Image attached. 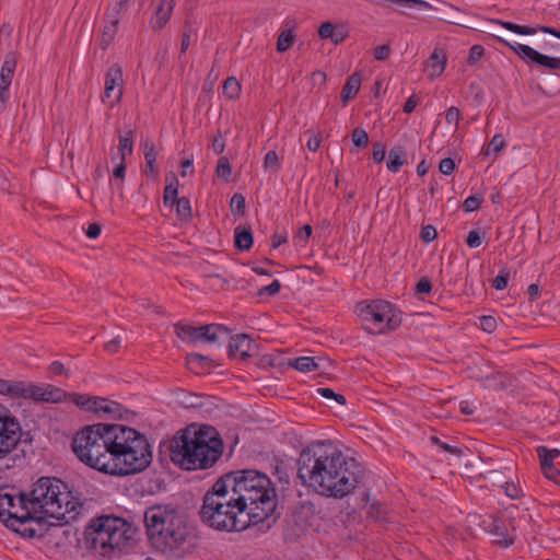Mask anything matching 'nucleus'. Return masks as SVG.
<instances>
[{
    "label": "nucleus",
    "mask_w": 560,
    "mask_h": 560,
    "mask_svg": "<svg viewBox=\"0 0 560 560\" xmlns=\"http://www.w3.org/2000/svg\"><path fill=\"white\" fill-rule=\"evenodd\" d=\"M505 147L504 138L501 135H494L488 145V148L483 151V154L489 155L490 150L494 152V154H499L501 150Z\"/></svg>",
    "instance_id": "nucleus-37"
},
{
    "label": "nucleus",
    "mask_w": 560,
    "mask_h": 560,
    "mask_svg": "<svg viewBox=\"0 0 560 560\" xmlns=\"http://www.w3.org/2000/svg\"><path fill=\"white\" fill-rule=\"evenodd\" d=\"M393 5H395L396 10L400 13H405L406 9H413V8H424V9H432V5L423 0H387Z\"/></svg>",
    "instance_id": "nucleus-26"
},
{
    "label": "nucleus",
    "mask_w": 560,
    "mask_h": 560,
    "mask_svg": "<svg viewBox=\"0 0 560 560\" xmlns=\"http://www.w3.org/2000/svg\"><path fill=\"white\" fill-rule=\"evenodd\" d=\"M144 524L151 544L163 553L179 549L189 536L185 516L170 504L147 509Z\"/></svg>",
    "instance_id": "nucleus-7"
},
{
    "label": "nucleus",
    "mask_w": 560,
    "mask_h": 560,
    "mask_svg": "<svg viewBox=\"0 0 560 560\" xmlns=\"http://www.w3.org/2000/svg\"><path fill=\"white\" fill-rule=\"evenodd\" d=\"M320 143H322V138L319 135H312L308 140H307V143H306V147L310 151L312 152H316L319 147H320Z\"/></svg>",
    "instance_id": "nucleus-57"
},
{
    "label": "nucleus",
    "mask_w": 560,
    "mask_h": 560,
    "mask_svg": "<svg viewBox=\"0 0 560 560\" xmlns=\"http://www.w3.org/2000/svg\"><path fill=\"white\" fill-rule=\"evenodd\" d=\"M430 442L441 447L444 452H447L454 456L459 457L463 454L462 448L444 443L435 435L430 436Z\"/></svg>",
    "instance_id": "nucleus-36"
},
{
    "label": "nucleus",
    "mask_w": 560,
    "mask_h": 560,
    "mask_svg": "<svg viewBox=\"0 0 560 560\" xmlns=\"http://www.w3.org/2000/svg\"><path fill=\"white\" fill-rule=\"evenodd\" d=\"M72 450L80 462L112 476L141 472L152 462L148 439L122 424L88 425L74 435Z\"/></svg>",
    "instance_id": "nucleus-1"
},
{
    "label": "nucleus",
    "mask_w": 560,
    "mask_h": 560,
    "mask_svg": "<svg viewBox=\"0 0 560 560\" xmlns=\"http://www.w3.org/2000/svg\"><path fill=\"white\" fill-rule=\"evenodd\" d=\"M505 494L511 498L512 500H516V499H520L521 497H523V491H522V488L520 487V483L518 482H514V481H506L503 486H502Z\"/></svg>",
    "instance_id": "nucleus-35"
},
{
    "label": "nucleus",
    "mask_w": 560,
    "mask_h": 560,
    "mask_svg": "<svg viewBox=\"0 0 560 560\" xmlns=\"http://www.w3.org/2000/svg\"><path fill=\"white\" fill-rule=\"evenodd\" d=\"M294 43V35L292 34L291 30H283L277 42V50L279 52L287 51Z\"/></svg>",
    "instance_id": "nucleus-32"
},
{
    "label": "nucleus",
    "mask_w": 560,
    "mask_h": 560,
    "mask_svg": "<svg viewBox=\"0 0 560 560\" xmlns=\"http://www.w3.org/2000/svg\"><path fill=\"white\" fill-rule=\"evenodd\" d=\"M385 159V147L377 142L373 144V160L375 163L380 164Z\"/></svg>",
    "instance_id": "nucleus-55"
},
{
    "label": "nucleus",
    "mask_w": 560,
    "mask_h": 560,
    "mask_svg": "<svg viewBox=\"0 0 560 560\" xmlns=\"http://www.w3.org/2000/svg\"><path fill=\"white\" fill-rule=\"evenodd\" d=\"M120 347V339L118 337L109 340L106 345H105V350L108 352V353H116L118 351Z\"/></svg>",
    "instance_id": "nucleus-63"
},
{
    "label": "nucleus",
    "mask_w": 560,
    "mask_h": 560,
    "mask_svg": "<svg viewBox=\"0 0 560 560\" xmlns=\"http://www.w3.org/2000/svg\"><path fill=\"white\" fill-rule=\"evenodd\" d=\"M298 477L313 492L336 500L354 492L365 468L330 442L317 441L303 448L298 458Z\"/></svg>",
    "instance_id": "nucleus-2"
},
{
    "label": "nucleus",
    "mask_w": 560,
    "mask_h": 560,
    "mask_svg": "<svg viewBox=\"0 0 560 560\" xmlns=\"http://www.w3.org/2000/svg\"><path fill=\"white\" fill-rule=\"evenodd\" d=\"M119 24V15L113 12H108L105 15V25L103 27L101 45L103 49H106L114 40Z\"/></svg>",
    "instance_id": "nucleus-22"
},
{
    "label": "nucleus",
    "mask_w": 560,
    "mask_h": 560,
    "mask_svg": "<svg viewBox=\"0 0 560 560\" xmlns=\"http://www.w3.org/2000/svg\"><path fill=\"white\" fill-rule=\"evenodd\" d=\"M281 289V283L279 280H273L270 284L260 289L259 294L262 295L267 293L268 295L277 294Z\"/></svg>",
    "instance_id": "nucleus-56"
},
{
    "label": "nucleus",
    "mask_w": 560,
    "mask_h": 560,
    "mask_svg": "<svg viewBox=\"0 0 560 560\" xmlns=\"http://www.w3.org/2000/svg\"><path fill=\"white\" fill-rule=\"evenodd\" d=\"M480 327L486 332H493L497 329V320L493 316H481Z\"/></svg>",
    "instance_id": "nucleus-47"
},
{
    "label": "nucleus",
    "mask_w": 560,
    "mask_h": 560,
    "mask_svg": "<svg viewBox=\"0 0 560 560\" xmlns=\"http://www.w3.org/2000/svg\"><path fill=\"white\" fill-rule=\"evenodd\" d=\"M363 328L369 334L384 332L385 303L382 300L361 301L355 306Z\"/></svg>",
    "instance_id": "nucleus-11"
},
{
    "label": "nucleus",
    "mask_w": 560,
    "mask_h": 560,
    "mask_svg": "<svg viewBox=\"0 0 560 560\" xmlns=\"http://www.w3.org/2000/svg\"><path fill=\"white\" fill-rule=\"evenodd\" d=\"M133 149V131H128L125 136L119 138V160L125 161L128 154L132 153Z\"/></svg>",
    "instance_id": "nucleus-28"
},
{
    "label": "nucleus",
    "mask_w": 560,
    "mask_h": 560,
    "mask_svg": "<svg viewBox=\"0 0 560 560\" xmlns=\"http://www.w3.org/2000/svg\"><path fill=\"white\" fill-rule=\"evenodd\" d=\"M439 170L444 175L452 174L454 172V170H455V162H454V160L451 159V158H445V159L441 160V162L439 164Z\"/></svg>",
    "instance_id": "nucleus-50"
},
{
    "label": "nucleus",
    "mask_w": 560,
    "mask_h": 560,
    "mask_svg": "<svg viewBox=\"0 0 560 560\" xmlns=\"http://www.w3.org/2000/svg\"><path fill=\"white\" fill-rule=\"evenodd\" d=\"M407 162V153L404 148L395 147L388 153L387 170L398 172Z\"/></svg>",
    "instance_id": "nucleus-24"
},
{
    "label": "nucleus",
    "mask_w": 560,
    "mask_h": 560,
    "mask_svg": "<svg viewBox=\"0 0 560 560\" xmlns=\"http://www.w3.org/2000/svg\"><path fill=\"white\" fill-rule=\"evenodd\" d=\"M18 397L32 398L37 401L58 402L63 397V392L51 385H26L19 382Z\"/></svg>",
    "instance_id": "nucleus-15"
},
{
    "label": "nucleus",
    "mask_w": 560,
    "mask_h": 560,
    "mask_svg": "<svg viewBox=\"0 0 560 560\" xmlns=\"http://www.w3.org/2000/svg\"><path fill=\"white\" fill-rule=\"evenodd\" d=\"M92 405L93 412L97 413L100 417H106L110 419L121 418L125 411L124 407L113 400L97 397L93 400Z\"/></svg>",
    "instance_id": "nucleus-18"
},
{
    "label": "nucleus",
    "mask_w": 560,
    "mask_h": 560,
    "mask_svg": "<svg viewBox=\"0 0 560 560\" xmlns=\"http://www.w3.org/2000/svg\"><path fill=\"white\" fill-rule=\"evenodd\" d=\"M241 92V84L234 77L228 78L223 83V93L226 97L237 98Z\"/></svg>",
    "instance_id": "nucleus-31"
},
{
    "label": "nucleus",
    "mask_w": 560,
    "mask_h": 560,
    "mask_svg": "<svg viewBox=\"0 0 560 560\" xmlns=\"http://www.w3.org/2000/svg\"><path fill=\"white\" fill-rule=\"evenodd\" d=\"M19 382H10L0 378V394L18 397Z\"/></svg>",
    "instance_id": "nucleus-38"
},
{
    "label": "nucleus",
    "mask_w": 560,
    "mask_h": 560,
    "mask_svg": "<svg viewBox=\"0 0 560 560\" xmlns=\"http://www.w3.org/2000/svg\"><path fill=\"white\" fill-rule=\"evenodd\" d=\"M177 336L188 342L197 343L205 341L208 343L221 342L228 338V329L219 324L203 325L200 327H194L190 325H176L175 326Z\"/></svg>",
    "instance_id": "nucleus-10"
},
{
    "label": "nucleus",
    "mask_w": 560,
    "mask_h": 560,
    "mask_svg": "<svg viewBox=\"0 0 560 560\" xmlns=\"http://www.w3.org/2000/svg\"><path fill=\"white\" fill-rule=\"evenodd\" d=\"M253 245V235L250 231L243 230L235 233V246L240 250H248Z\"/></svg>",
    "instance_id": "nucleus-30"
},
{
    "label": "nucleus",
    "mask_w": 560,
    "mask_h": 560,
    "mask_svg": "<svg viewBox=\"0 0 560 560\" xmlns=\"http://www.w3.org/2000/svg\"><path fill=\"white\" fill-rule=\"evenodd\" d=\"M492 22L503 26L504 28H506L513 33L520 34V35H534V34H536L537 31H541L544 33L550 34L560 39V31H558L553 27L539 26L538 28H535V27L523 26V25H518V24H515L512 22H505V21H501V20H494Z\"/></svg>",
    "instance_id": "nucleus-19"
},
{
    "label": "nucleus",
    "mask_w": 560,
    "mask_h": 560,
    "mask_svg": "<svg viewBox=\"0 0 560 560\" xmlns=\"http://www.w3.org/2000/svg\"><path fill=\"white\" fill-rule=\"evenodd\" d=\"M177 188L174 185H167L164 188L163 194V201L165 206H174V202L177 201L179 198L177 197Z\"/></svg>",
    "instance_id": "nucleus-40"
},
{
    "label": "nucleus",
    "mask_w": 560,
    "mask_h": 560,
    "mask_svg": "<svg viewBox=\"0 0 560 560\" xmlns=\"http://www.w3.org/2000/svg\"><path fill=\"white\" fill-rule=\"evenodd\" d=\"M233 213L243 214L245 210V197L242 194H234L230 202Z\"/></svg>",
    "instance_id": "nucleus-39"
},
{
    "label": "nucleus",
    "mask_w": 560,
    "mask_h": 560,
    "mask_svg": "<svg viewBox=\"0 0 560 560\" xmlns=\"http://www.w3.org/2000/svg\"><path fill=\"white\" fill-rule=\"evenodd\" d=\"M256 525L276 509V490L267 475L254 469L230 471L218 479Z\"/></svg>",
    "instance_id": "nucleus-3"
},
{
    "label": "nucleus",
    "mask_w": 560,
    "mask_h": 560,
    "mask_svg": "<svg viewBox=\"0 0 560 560\" xmlns=\"http://www.w3.org/2000/svg\"><path fill=\"white\" fill-rule=\"evenodd\" d=\"M254 346V341L249 338V336L241 334L231 339L229 349L231 355H240L241 358H246L250 355V351Z\"/></svg>",
    "instance_id": "nucleus-21"
},
{
    "label": "nucleus",
    "mask_w": 560,
    "mask_h": 560,
    "mask_svg": "<svg viewBox=\"0 0 560 560\" xmlns=\"http://www.w3.org/2000/svg\"><path fill=\"white\" fill-rule=\"evenodd\" d=\"M466 243L470 248L479 247L482 244V238L479 231H470L467 235Z\"/></svg>",
    "instance_id": "nucleus-49"
},
{
    "label": "nucleus",
    "mask_w": 560,
    "mask_h": 560,
    "mask_svg": "<svg viewBox=\"0 0 560 560\" xmlns=\"http://www.w3.org/2000/svg\"><path fill=\"white\" fill-rule=\"evenodd\" d=\"M352 141L357 147H364L369 142V136L363 129H355L352 133Z\"/></svg>",
    "instance_id": "nucleus-46"
},
{
    "label": "nucleus",
    "mask_w": 560,
    "mask_h": 560,
    "mask_svg": "<svg viewBox=\"0 0 560 560\" xmlns=\"http://www.w3.org/2000/svg\"><path fill=\"white\" fill-rule=\"evenodd\" d=\"M317 393L324 398L335 399L339 405L346 404V397L341 394H336L331 388L319 387Z\"/></svg>",
    "instance_id": "nucleus-41"
},
{
    "label": "nucleus",
    "mask_w": 560,
    "mask_h": 560,
    "mask_svg": "<svg viewBox=\"0 0 560 560\" xmlns=\"http://www.w3.org/2000/svg\"><path fill=\"white\" fill-rule=\"evenodd\" d=\"M16 62V55L14 52H9L5 55L0 69V102L2 104H5L10 98L9 88L15 72Z\"/></svg>",
    "instance_id": "nucleus-16"
},
{
    "label": "nucleus",
    "mask_w": 560,
    "mask_h": 560,
    "mask_svg": "<svg viewBox=\"0 0 560 560\" xmlns=\"http://www.w3.org/2000/svg\"><path fill=\"white\" fill-rule=\"evenodd\" d=\"M96 397H89L85 395H75L73 401L77 406L81 407L82 409L86 411H93V400H95Z\"/></svg>",
    "instance_id": "nucleus-43"
},
{
    "label": "nucleus",
    "mask_w": 560,
    "mask_h": 560,
    "mask_svg": "<svg viewBox=\"0 0 560 560\" xmlns=\"http://www.w3.org/2000/svg\"><path fill=\"white\" fill-rule=\"evenodd\" d=\"M124 93V74L119 65H112L105 74L104 94L102 101L109 107L118 104Z\"/></svg>",
    "instance_id": "nucleus-14"
},
{
    "label": "nucleus",
    "mask_w": 560,
    "mask_h": 560,
    "mask_svg": "<svg viewBox=\"0 0 560 560\" xmlns=\"http://www.w3.org/2000/svg\"><path fill=\"white\" fill-rule=\"evenodd\" d=\"M335 26L330 22H325L320 25L318 34L320 38L327 39L334 37Z\"/></svg>",
    "instance_id": "nucleus-54"
},
{
    "label": "nucleus",
    "mask_w": 560,
    "mask_h": 560,
    "mask_svg": "<svg viewBox=\"0 0 560 560\" xmlns=\"http://www.w3.org/2000/svg\"><path fill=\"white\" fill-rule=\"evenodd\" d=\"M508 281H509V272L503 270L501 271L500 275H498L493 281H492V285L497 289V290H503L506 288L508 285Z\"/></svg>",
    "instance_id": "nucleus-51"
},
{
    "label": "nucleus",
    "mask_w": 560,
    "mask_h": 560,
    "mask_svg": "<svg viewBox=\"0 0 560 560\" xmlns=\"http://www.w3.org/2000/svg\"><path fill=\"white\" fill-rule=\"evenodd\" d=\"M280 166L281 165L278 153L275 150L268 151L265 155L264 167L276 173L280 170Z\"/></svg>",
    "instance_id": "nucleus-34"
},
{
    "label": "nucleus",
    "mask_w": 560,
    "mask_h": 560,
    "mask_svg": "<svg viewBox=\"0 0 560 560\" xmlns=\"http://www.w3.org/2000/svg\"><path fill=\"white\" fill-rule=\"evenodd\" d=\"M223 442L211 425L187 428L173 440L171 458L183 469H207L221 457Z\"/></svg>",
    "instance_id": "nucleus-4"
},
{
    "label": "nucleus",
    "mask_w": 560,
    "mask_h": 560,
    "mask_svg": "<svg viewBox=\"0 0 560 560\" xmlns=\"http://www.w3.org/2000/svg\"><path fill=\"white\" fill-rule=\"evenodd\" d=\"M131 0H116L115 5L113 7L112 11L113 13L120 14L127 11L129 8V3Z\"/></svg>",
    "instance_id": "nucleus-59"
},
{
    "label": "nucleus",
    "mask_w": 560,
    "mask_h": 560,
    "mask_svg": "<svg viewBox=\"0 0 560 560\" xmlns=\"http://www.w3.org/2000/svg\"><path fill=\"white\" fill-rule=\"evenodd\" d=\"M101 225L97 223H91L86 230V236L90 238H96L101 234Z\"/></svg>",
    "instance_id": "nucleus-64"
},
{
    "label": "nucleus",
    "mask_w": 560,
    "mask_h": 560,
    "mask_svg": "<svg viewBox=\"0 0 560 560\" xmlns=\"http://www.w3.org/2000/svg\"><path fill=\"white\" fill-rule=\"evenodd\" d=\"M420 237L424 243H430L438 237V231L433 225H425L421 230Z\"/></svg>",
    "instance_id": "nucleus-45"
},
{
    "label": "nucleus",
    "mask_w": 560,
    "mask_h": 560,
    "mask_svg": "<svg viewBox=\"0 0 560 560\" xmlns=\"http://www.w3.org/2000/svg\"><path fill=\"white\" fill-rule=\"evenodd\" d=\"M312 234V226L305 224L296 234V238L301 242H306Z\"/></svg>",
    "instance_id": "nucleus-61"
},
{
    "label": "nucleus",
    "mask_w": 560,
    "mask_h": 560,
    "mask_svg": "<svg viewBox=\"0 0 560 560\" xmlns=\"http://www.w3.org/2000/svg\"><path fill=\"white\" fill-rule=\"evenodd\" d=\"M402 323V312L387 302V330L397 329Z\"/></svg>",
    "instance_id": "nucleus-27"
},
{
    "label": "nucleus",
    "mask_w": 560,
    "mask_h": 560,
    "mask_svg": "<svg viewBox=\"0 0 560 560\" xmlns=\"http://www.w3.org/2000/svg\"><path fill=\"white\" fill-rule=\"evenodd\" d=\"M199 515L203 524L220 532H241L255 525L219 480L205 494Z\"/></svg>",
    "instance_id": "nucleus-6"
},
{
    "label": "nucleus",
    "mask_w": 560,
    "mask_h": 560,
    "mask_svg": "<svg viewBox=\"0 0 560 560\" xmlns=\"http://www.w3.org/2000/svg\"><path fill=\"white\" fill-rule=\"evenodd\" d=\"M215 173L218 177L224 179L225 182H230L232 168L226 156H221L219 159Z\"/></svg>",
    "instance_id": "nucleus-33"
},
{
    "label": "nucleus",
    "mask_w": 560,
    "mask_h": 560,
    "mask_svg": "<svg viewBox=\"0 0 560 560\" xmlns=\"http://www.w3.org/2000/svg\"><path fill=\"white\" fill-rule=\"evenodd\" d=\"M542 474L547 479L560 485V470L555 468L553 465L542 469Z\"/></svg>",
    "instance_id": "nucleus-53"
},
{
    "label": "nucleus",
    "mask_w": 560,
    "mask_h": 560,
    "mask_svg": "<svg viewBox=\"0 0 560 560\" xmlns=\"http://www.w3.org/2000/svg\"><path fill=\"white\" fill-rule=\"evenodd\" d=\"M212 149L217 154H222L225 149V142L222 139L221 135L219 133L217 137L212 140Z\"/></svg>",
    "instance_id": "nucleus-58"
},
{
    "label": "nucleus",
    "mask_w": 560,
    "mask_h": 560,
    "mask_svg": "<svg viewBox=\"0 0 560 560\" xmlns=\"http://www.w3.org/2000/svg\"><path fill=\"white\" fill-rule=\"evenodd\" d=\"M142 148L145 161H156L158 152L152 140L145 139L142 142Z\"/></svg>",
    "instance_id": "nucleus-42"
},
{
    "label": "nucleus",
    "mask_w": 560,
    "mask_h": 560,
    "mask_svg": "<svg viewBox=\"0 0 560 560\" xmlns=\"http://www.w3.org/2000/svg\"><path fill=\"white\" fill-rule=\"evenodd\" d=\"M174 206L176 207V213L180 221H187L191 218L190 201L187 198H179L174 202Z\"/></svg>",
    "instance_id": "nucleus-29"
},
{
    "label": "nucleus",
    "mask_w": 560,
    "mask_h": 560,
    "mask_svg": "<svg viewBox=\"0 0 560 560\" xmlns=\"http://www.w3.org/2000/svg\"><path fill=\"white\" fill-rule=\"evenodd\" d=\"M499 40L509 46L524 61H532L550 70H560V58L542 55L534 48L516 42L506 40L504 38H499Z\"/></svg>",
    "instance_id": "nucleus-13"
},
{
    "label": "nucleus",
    "mask_w": 560,
    "mask_h": 560,
    "mask_svg": "<svg viewBox=\"0 0 560 560\" xmlns=\"http://www.w3.org/2000/svg\"><path fill=\"white\" fill-rule=\"evenodd\" d=\"M361 86V75L358 72L351 74L347 82L345 83L341 92V100L343 104H347L351 98H353Z\"/></svg>",
    "instance_id": "nucleus-23"
},
{
    "label": "nucleus",
    "mask_w": 560,
    "mask_h": 560,
    "mask_svg": "<svg viewBox=\"0 0 560 560\" xmlns=\"http://www.w3.org/2000/svg\"><path fill=\"white\" fill-rule=\"evenodd\" d=\"M30 494H13L8 489H0V520L5 526L19 530L18 525L36 520Z\"/></svg>",
    "instance_id": "nucleus-9"
},
{
    "label": "nucleus",
    "mask_w": 560,
    "mask_h": 560,
    "mask_svg": "<svg viewBox=\"0 0 560 560\" xmlns=\"http://www.w3.org/2000/svg\"><path fill=\"white\" fill-rule=\"evenodd\" d=\"M176 0H155L153 12L150 20V26L154 31L162 30L172 15Z\"/></svg>",
    "instance_id": "nucleus-17"
},
{
    "label": "nucleus",
    "mask_w": 560,
    "mask_h": 560,
    "mask_svg": "<svg viewBox=\"0 0 560 560\" xmlns=\"http://www.w3.org/2000/svg\"><path fill=\"white\" fill-rule=\"evenodd\" d=\"M30 501L36 521L55 518L70 523L78 518L83 508L63 481L50 477H42L33 485Z\"/></svg>",
    "instance_id": "nucleus-5"
},
{
    "label": "nucleus",
    "mask_w": 560,
    "mask_h": 560,
    "mask_svg": "<svg viewBox=\"0 0 560 560\" xmlns=\"http://www.w3.org/2000/svg\"><path fill=\"white\" fill-rule=\"evenodd\" d=\"M485 49L481 45H474L469 50L468 63L476 65L483 56Z\"/></svg>",
    "instance_id": "nucleus-44"
},
{
    "label": "nucleus",
    "mask_w": 560,
    "mask_h": 560,
    "mask_svg": "<svg viewBox=\"0 0 560 560\" xmlns=\"http://www.w3.org/2000/svg\"><path fill=\"white\" fill-rule=\"evenodd\" d=\"M446 54L443 49L435 48L429 57L424 71L430 79L440 77L446 66Z\"/></svg>",
    "instance_id": "nucleus-20"
},
{
    "label": "nucleus",
    "mask_w": 560,
    "mask_h": 560,
    "mask_svg": "<svg viewBox=\"0 0 560 560\" xmlns=\"http://www.w3.org/2000/svg\"><path fill=\"white\" fill-rule=\"evenodd\" d=\"M290 366L296 369L300 372H312L320 369V360L316 361L314 358L301 357L290 362Z\"/></svg>",
    "instance_id": "nucleus-25"
},
{
    "label": "nucleus",
    "mask_w": 560,
    "mask_h": 560,
    "mask_svg": "<svg viewBox=\"0 0 560 560\" xmlns=\"http://www.w3.org/2000/svg\"><path fill=\"white\" fill-rule=\"evenodd\" d=\"M541 452H542V456L547 455V456H549L552 459H555V458L560 456V450H558V448L549 450L546 446H539L537 448V453H541Z\"/></svg>",
    "instance_id": "nucleus-62"
},
{
    "label": "nucleus",
    "mask_w": 560,
    "mask_h": 560,
    "mask_svg": "<svg viewBox=\"0 0 560 560\" xmlns=\"http://www.w3.org/2000/svg\"><path fill=\"white\" fill-rule=\"evenodd\" d=\"M20 439V423L5 407L0 406V458L10 454Z\"/></svg>",
    "instance_id": "nucleus-12"
},
{
    "label": "nucleus",
    "mask_w": 560,
    "mask_h": 560,
    "mask_svg": "<svg viewBox=\"0 0 560 560\" xmlns=\"http://www.w3.org/2000/svg\"><path fill=\"white\" fill-rule=\"evenodd\" d=\"M431 289V282L427 278H422L416 285V290L418 293H429Z\"/></svg>",
    "instance_id": "nucleus-60"
},
{
    "label": "nucleus",
    "mask_w": 560,
    "mask_h": 560,
    "mask_svg": "<svg viewBox=\"0 0 560 560\" xmlns=\"http://www.w3.org/2000/svg\"><path fill=\"white\" fill-rule=\"evenodd\" d=\"M85 535L90 547L105 557L122 551L131 539V526L120 517L103 516L88 527Z\"/></svg>",
    "instance_id": "nucleus-8"
},
{
    "label": "nucleus",
    "mask_w": 560,
    "mask_h": 560,
    "mask_svg": "<svg viewBox=\"0 0 560 560\" xmlns=\"http://www.w3.org/2000/svg\"><path fill=\"white\" fill-rule=\"evenodd\" d=\"M481 205V199L477 196H470L464 201V209L466 212H472L477 210Z\"/></svg>",
    "instance_id": "nucleus-52"
},
{
    "label": "nucleus",
    "mask_w": 560,
    "mask_h": 560,
    "mask_svg": "<svg viewBox=\"0 0 560 560\" xmlns=\"http://www.w3.org/2000/svg\"><path fill=\"white\" fill-rule=\"evenodd\" d=\"M445 119L448 124H455L457 127L462 119V114L457 107L452 106L447 109Z\"/></svg>",
    "instance_id": "nucleus-48"
}]
</instances>
